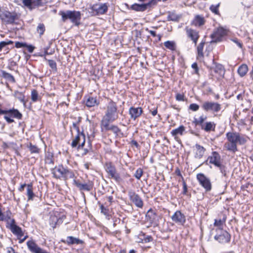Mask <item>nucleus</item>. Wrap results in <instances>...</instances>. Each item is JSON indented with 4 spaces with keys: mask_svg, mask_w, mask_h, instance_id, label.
Returning a JSON list of instances; mask_svg holds the SVG:
<instances>
[{
    "mask_svg": "<svg viewBox=\"0 0 253 253\" xmlns=\"http://www.w3.org/2000/svg\"><path fill=\"white\" fill-rule=\"evenodd\" d=\"M205 44V42H202L197 46V59L199 60H202L204 58L203 49L204 45Z\"/></svg>",
    "mask_w": 253,
    "mask_h": 253,
    "instance_id": "28",
    "label": "nucleus"
},
{
    "mask_svg": "<svg viewBox=\"0 0 253 253\" xmlns=\"http://www.w3.org/2000/svg\"><path fill=\"white\" fill-rule=\"evenodd\" d=\"M9 229L13 234L17 235L18 237H21L24 235L21 228L17 225H12L11 227H9Z\"/></svg>",
    "mask_w": 253,
    "mask_h": 253,
    "instance_id": "26",
    "label": "nucleus"
},
{
    "mask_svg": "<svg viewBox=\"0 0 253 253\" xmlns=\"http://www.w3.org/2000/svg\"><path fill=\"white\" fill-rule=\"evenodd\" d=\"M216 231L217 233L214 237L215 240L221 244H225L230 242L231 235L228 232L222 228H218Z\"/></svg>",
    "mask_w": 253,
    "mask_h": 253,
    "instance_id": "8",
    "label": "nucleus"
},
{
    "mask_svg": "<svg viewBox=\"0 0 253 253\" xmlns=\"http://www.w3.org/2000/svg\"><path fill=\"white\" fill-rule=\"evenodd\" d=\"M4 118L8 123H11L14 122V120L13 119L10 118L7 116H4Z\"/></svg>",
    "mask_w": 253,
    "mask_h": 253,
    "instance_id": "63",
    "label": "nucleus"
},
{
    "mask_svg": "<svg viewBox=\"0 0 253 253\" xmlns=\"http://www.w3.org/2000/svg\"><path fill=\"white\" fill-rule=\"evenodd\" d=\"M196 177L200 184L205 189L206 192H209L211 190L212 185L210 178L202 173L197 174Z\"/></svg>",
    "mask_w": 253,
    "mask_h": 253,
    "instance_id": "9",
    "label": "nucleus"
},
{
    "mask_svg": "<svg viewBox=\"0 0 253 253\" xmlns=\"http://www.w3.org/2000/svg\"><path fill=\"white\" fill-rule=\"evenodd\" d=\"M66 169L62 165L55 167L51 170L52 174L56 179L64 178Z\"/></svg>",
    "mask_w": 253,
    "mask_h": 253,
    "instance_id": "16",
    "label": "nucleus"
},
{
    "mask_svg": "<svg viewBox=\"0 0 253 253\" xmlns=\"http://www.w3.org/2000/svg\"><path fill=\"white\" fill-rule=\"evenodd\" d=\"M14 96L17 98V99L21 102L23 103L24 104L25 103V95L24 94L21 92H19L18 91H16L14 92Z\"/></svg>",
    "mask_w": 253,
    "mask_h": 253,
    "instance_id": "42",
    "label": "nucleus"
},
{
    "mask_svg": "<svg viewBox=\"0 0 253 253\" xmlns=\"http://www.w3.org/2000/svg\"><path fill=\"white\" fill-rule=\"evenodd\" d=\"M143 112L141 107L135 108L131 107L129 109V114L131 118L135 120L136 118L141 116Z\"/></svg>",
    "mask_w": 253,
    "mask_h": 253,
    "instance_id": "22",
    "label": "nucleus"
},
{
    "mask_svg": "<svg viewBox=\"0 0 253 253\" xmlns=\"http://www.w3.org/2000/svg\"><path fill=\"white\" fill-rule=\"evenodd\" d=\"M164 44L167 48L171 51H174L176 50V44L173 41H166L164 43Z\"/></svg>",
    "mask_w": 253,
    "mask_h": 253,
    "instance_id": "36",
    "label": "nucleus"
},
{
    "mask_svg": "<svg viewBox=\"0 0 253 253\" xmlns=\"http://www.w3.org/2000/svg\"><path fill=\"white\" fill-rule=\"evenodd\" d=\"M41 99V97L39 96L38 91L33 89L31 92V100L33 102H35Z\"/></svg>",
    "mask_w": 253,
    "mask_h": 253,
    "instance_id": "43",
    "label": "nucleus"
},
{
    "mask_svg": "<svg viewBox=\"0 0 253 253\" xmlns=\"http://www.w3.org/2000/svg\"><path fill=\"white\" fill-rule=\"evenodd\" d=\"M50 220L51 221L50 225L53 228H55L56 225L62 222L61 219L58 218L57 217L55 216H51L50 218Z\"/></svg>",
    "mask_w": 253,
    "mask_h": 253,
    "instance_id": "37",
    "label": "nucleus"
},
{
    "mask_svg": "<svg viewBox=\"0 0 253 253\" xmlns=\"http://www.w3.org/2000/svg\"><path fill=\"white\" fill-rule=\"evenodd\" d=\"M146 217L148 221L152 223L156 220V214L153 210L150 209L147 211Z\"/></svg>",
    "mask_w": 253,
    "mask_h": 253,
    "instance_id": "30",
    "label": "nucleus"
},
{
    "mask_svg": "<svg viewBox=\"0 0 253 253\" xmlns=\"http://www.w3.org/2000/svg\"><path fill=\"white\" fill-rule=\"evenodd\" d=\"M185 131V127L181 125L179 126L178 128H176L174 129H173L171 131V135L174 137V139L176 141L179 142L180 141L179 138L177 136L178 135H182L184 133V132Z\"/></svg>",
    "mask_w": 253,
    "mask_h": 253,
    "instance_id": "21",
    "label": "nucleus"
},
{
    "mask_svg": "<svg viewBox=\"0 0 253 253\" xmlns=\"http://www.w3.org/2000/svg\"><path fill=\"white\" fill-rule=\"evenodd\" d=\"M226 218V216L224 215L222 219H214V225L218 227V228H221V227L222 226L223 224L225 222Z\"/></svg>",
    "mask_w": 253,
    "mask_h": 253,
    "instance_id": "39",
    "label": "nucleus"
},
{
    "mask_svg": "<svg viewBox=\"0 0 253 253\" xmlns=\"http://www.w3.org/2000/svg\"><path fill=\"white\" fill-rule=\"evenodd\" d=\"M201 108L206 112L214 113L218 112L221 109V105L216 102L207 101L202 103Z\"/></svg>",
    "mask_w": 253,
    "mask_h": 253,
    "instance_id": "7",
    "label": "nucleus"
},
{
    "mask_svg": "<svg viewBox=\"0 0 253 253\" xmlns=\"http://www.w3.org/2000/svg\"><path fill=\"white\" fill-rule=\"evenodd\" d=\"M213 71L215 73L218 74L220 77H222L224 74V68L221 64H216Z\"/></svg>",
    "mask_w": 253,
    "mask_h": 253,
    "instance_id": "32",
    "label": "nucleus"
},
{
    "mask_svg": "<svg viewBox=\"0 0 253 253\" xmlns=\"http://www.w3.org/2000/svg\"><path fill=\"white\" fill-rule=\"evenodd\" d=\"M28 196V201H33L35 197V194L33 192V188L32 184H27V193Z\"/></svg>",
    "mask_w": 253,
    "mask_h": 253,
    "instance_id": "29",
    "label": "nucleus"
},
{
    "mask_svg": "<svg viewBox=\"0 0 253 253\" xmlns=\"http://www.w3.org/2000/svg\"><path fill=\"white\" fill-rule=\"evenodd\" d=\"M153 238L151 236H146L144 237L143 239H142V243H147L152 241Z\"/></svg>",
    "mask_w": 253,
    "mask_h": 253,
    "instance_id": "52",
    "label": "nucleus"
},
{
    "mask_svg": "<svg viewBox=\"0 0 253 253\" xmlns=\"http://www.w3.org/2000/svg\"><path fill=\"white\" fill-rule=\"evenodd\" d=\"M156 4V2L154 0H151L146 3L138 4L135 3L131 5L130 9L135 11L143 12L145 11L148 7Z\"/></svg>",
    "mask_w": 253,
    "mask_h": 253,
    "instance_id": "12",
    "label": "nucleus"
},
{
    "mask_svg": "<svg viewBox=\"0 0 253 253\" xmlns=\"http://www.w3.org/2000/svg\"><path fill=\"white\" fill-rule=\"evenodd\" d=\"M73 183L81 191H89L93 187V184L91 182L88 181L86 183H82L74 179Z\"/></svg>",
    "mask_w": 253,
    "mask_h": 253,
    "instance_id": "18",
    "label": "nucleus"
},
{
    "mask_svg": "<svg viewBox=\"0 0 253 253\" xmlns=\"http://www.w3.org/2000/svg\"><path fill=\"white\" fill-rule=\"evenodd\" d=\"M109 6L108 3L97 2L90 5L89 12L93 15H103L107 12Z\"/></svg>",
    "mask_w": 253,
    "mask_h": 253,
    "instance_id": "4",
    "label": "nucleus"
},
{
    "mask_svg": "<svg viewBox=\"0 0 253 253\" xmlns=\"http://www.w3.org/2000/svg\"><path fill=\"white\" fill-rule=\"evenodd\" d=\"M33 1L34 0H23L22 2L24 5L29 8L32 9L33 6Z\"/></svg>",
    "mask_w": 253,
    "mask_h": 253,
    "instance_id": "49",
    "label": "nucleus"
},
{
    "mask_svg": "<svg viewBox=\"0 0 253 253\" xmlns=\"http://www.w3.org/2000/svg\"><path fill=\"white\" fill-rule=\"evenodd\" d=\"M15 46L18 48L25 47L27 46V44L26 43L17 42H15Z\"/></svg>",
    "mask_w": 253,
    "mask_h": 253,
    "instance_id": "54",
    "label": "nucleus"
},
{
    "mask_svg": "<svg viewBox=\"0 0 253 253\" xmlns=\"http://www.w3.org/2000/svg\"><path fill=\"white\" fill-rule=\"evenodd\" d=\"M118 118V107L116 102L110 100L106 106L105 116L103 117L101 123L104 121L113 122Z\"/></svg>",
    "mask_w": 253,
    "mask_h": 253,
    "instance_id": "2",
    "label": "nucleus"
},
{
    "mask_svg": "<svg viewBox=\"0 0 253 253\" xmlns=\"http://www.w3.org/2000/svg\"><path fill=\"white\" fill-rule=\"evenodd\" d=\"M11 212L9 211H7L3 213L0 211V221H8L10 219Z\"/></svg>",
    "mask_w": 253,
    "mask_h": 253,
    "instance_id": "34",
    "label": "nucleus"
},
{
    "mask_svg": "<svg viewBox=\"0 0 253 253\" xmlns=\"http://www.w3.org/2000/svg\"><path fill=\"white\" fill-rule=\"evenodd\" d=\"M215 127V124L213 122H206L204 125H202V129L207 132H209L211 130H214Z\"/></svg>",
    "mask_w": 253,
    "mask_h": 253,
    "instance_id": "27",
    "label": "nucleus"
},
{
    "mask_svg": "<svg viewBox=\"0 0 253 253\" xmlns=\"http://www.w3.org/2000/svg\"><path fill=\"white\" fill-rule=\"evenodd\" d=\"M227 142L224 144V148L233 153L238 151L237 144L243 145L247 141L248 137L237 132H228L226 133Z\"/></svg>",
    "mask_w": 253,
    "mask_h": 253,
    "instance_id": "1",
    "label": "nucleus"
},
{
    "mask_svg": "<svg viewBox=\"0 0 253 253\" xmlns=\"http://www.w3.org/2000/svg\"><path fill=\"white\" fill-rule=\"evenodd\" d=\"M186 32L188 37L191 39L196 45L199 38V32L196 30L188 27L186 28Z\"/></svg>",
    "mask_w": 253,
    "mask_h": 253,
    "instance_id": "19",
    "label": "nucleus"
},
{
    "mask_svg": "<svg viewBox=\"0 0 253 253\" xmlns=\"http://www.w3.org/2000/svg\"><path fill=\"white\" fill-rule=\"evenodd\" d=\"M2 74L3 77L5 79L7 80L8 81L12 83L15 82V78L11 74L7 73L5 71H3Z\"/></svg>",
    "mask_w": 253,
    "mask_h": 253,
    "instance_id": "41",
    "label": "nucleus"
},
{
    "mask_svg": "<svg viewBox=\"0 0 253 253\" xmlns=\"http://www.w3.org/2000/svg\"><path fill=\"white\" fill-rule=\"evenodd\" d=\"M101 213H103L104 215H107L108 213V209L105 208L102 205H101L100 207Z\"/></svg>",
    "mask_w": 253,
    "mask_h": 253,
    "instance_id": "58",
    "label": "nucleus"
},
{
    "mask_svg": "<svg viewBox=\"0 0 253 253\" xmlns=\"http://www.w3.org/2000/svg\"><path fill=\"white\" fill-rule=\"evenodd\" d=\"M27 147L29 149L31 153H36L38 154L40 152V149L36 145H33L31 143H30L28 145Z\"/></svg>",
    "mask_w": 253,
    "mask_h": 253,
    "instance_id": "40",
    "label": "nucleus"
},
{
    "mask_svg": "<svg viewBox=\"0 0 253 253\" xmlns=\"http://www.w3.org/2000/svg\"><path fill=\"white\" fill-rule=\"evenodd\" d=\"M208 161L210 164H213L217 167L221 164L220 156L215 151L213 152L211 155L209 157Z\"/></svg>",
    "mask_w": 253,
    "mask_h": 253,
    "instance_id": "20",
    "label": "nucleus"
},
{
    "mask_svg": "<svg viewBox=\"0 0 253 253\" xmlns=\"http://www.w3.org/2000/svg\"><path fill=\"white\" fill-rule=\"evenodd\" d=\"M194 150L195 152V157L198 159L201 158L204 156L206 151L204 147L198 144L195 145Z\"/></svg>",
    "mask_w": 253,
    "mask_h": 253,
    "instance_id": "23",
    "label": "nucleus"
},
{
    "mask_svg": "<svg viewBox=\"0 0 253 253\" xmlns=\"http://www.w3.org/2000/svg\"><path fill=\"white\" fill-rule=\"evenodd\" d=\"M42 4V0H34L33 1V6H39Z\"/></svg>",
    "mask_w": 253,
    "mask_h": 253,
    "instance_id": "62",
    "label": "nucleus"
},
{
    "mask_svg": "<svg viewBox=\"0 0 253 253\" xmlns=\"http://www.w3.org/2000/svg\"><path fill=\"white\" fill-rule=\"evenodd\" d=\"M182 185L183 189L182 193L184 195H186L187 193V186L185 181H182Z\"/></svg>",
    "mask_w": 253,
    "mask_h": 253,
    "instance_id": "59",
    "label": "nucleus"
},
{
    "mask_svg": "<svg viewBox=\"0 0 253 253\" xmlns=\"http://www.w3.org/2000/svg\"><path fill=\"white\" fill-rule=\"evenodd\" d=\"M192 68L194 70V73L196 74H199V68L198 67L197 63L195 62L192 64Z\"/></svg>",
    "mask_w": 253,
    "mask_h": 253,
    "instance_id": "56",
    "label": "nucleus"
},
{
    "mask_svg": "<svg viewBox=\"0 0 253 253\" xmlns=\"http://www.w3.org/2000/svg\"><path fill=\"white\" fill-rule=\"evenodd\" d=\"M16 15L0 7V18L6 24L13 23Z\"/></svg>",
    "mask_w": 253,
    "mask_h": 253,
    "instance_id": "10",
    "label": "nucleus"
},
{
    "mask_svg": "<svg viewBox=\"0 0 253 253\" xmlns=\"http://www.w3.org/2000/svg\"><path fill=\"white\" fill-rule=\"evenodd\" d=\"M189 109L193 111H197L199 109V106L196 103H192L190 105Z\"/></svg>",
    "mask_w": 253,
    "mask_h": 253,
    "instance_id": "53",
    "label": "nucleus"
},
{
    "mask_svg": "<svg viewBox=\"0 0 253 253\" xmlns=\"http://www.w3.org/2000/svg\"><path fill=\"white\" fill-rule=\"evenodd\" d=\"M74 177L75 174L74 172L72 170L67 169L63 179L64 180H67L69 178H73Z\"/></svg>",
    "mask_w": 253,
    "mask_h": 253,
    "instance_id": "45",
    "label": "nucleus"
},
{
    "mask_svg": "<svg viewBox=\"0 0 253 253\" xmlns=\"http://www.w3.org/2000/svg\"><path fill=\"white\" fill-rule=\"evenodd\" d=\"M232 41L236 43V44L241 48L243 47V44L242 42H239L237 39H234L232 40Z\"/></svg>",
    "mask_w": 253,
    "mask_h": 253,
    "instance_id": "60",
    "label": "nucleus"
},
{
    "mask_svg": "<svg viewBox=\"0 0 253 253\" xmlns=\"http://www.w3.org/2000/svg\"><path fill=\"white\" fill-rule=\"evenodd\" d=\"M248 71V67L246 64H242L241 65L238 69V73L241 77L244 76Z\"/></svg>",
    "mask_w": 253,
    "mask_h": 253,
    "instance_id": "35",
    "label": "nucleus"
},
{
    "mask_svg": "<svg viewBox=\"0 0 253 253\" xmlns=\"http://www.w3.org/2000/svg\"><path fill=\"white\" fill-rule=\"evenodd\" d=\"M206 116H205L204 115L200 116L199 119H198L199 125H200L202 126V125L204 124H203L204 122L206 120Z\"/></svg>",
    "mask_w": 253,
    "mask_h": 253,
    "instance_id": "55",
    "label": "nucleus"
},
{
    "mask_svg": "<svg viewBox=\"0 0 253 253\" xmlns=\"http://www.w3.org/2000/svg\"><path fill=\"white\" fill-rule=\"evenodd\" d=\"M171 218L172 221L179 225H183L186 222V216L180 211H176Z\"/></svg>",
    "mask_w": 253,
    "mask_h": 253,
    "instance_id": "14",
    "label": "nucleus"
},
{
    "mask_svg": "<svg viewBox=\"0 0 253 253\" xmlns=\"http://www.w3.org/2000/svg\"><path fill=\"white\" fill-rule=\"evenodd\" d=\"M7 114H9L11 116H12L15 118L21 119L22 115L17 109L13 108L12 109L7 110Z\"/></svg>",
    "mask_w": 253,
    "mask_h": 253,
    "instance_id": "31",
    "label": "nucleus"
},
{
    "mask_svg": "<svg viewBox=\"0 0 253 253\" xmlns=\"http://www.w3.org/2000/svg\"><path fill=\"white\" fill-rule=\"evenodd\" d=\"M26 244L28 249L32 253H48L45 250L39 247L33 239L28 240Z\"/></svg>",
    "mask_w": 253,
    "mask_h": 253,
    "instance_id": "15",
    "label": "nucleus"
},
{
    "mask_svg": "<svg viewBox=\"0 0 253 253\" xmlns=\"http://www.w3.org/2000/svg\"><path fill=\"white\" fill-rule=\"evenodd\" d=\"M227 32L226 29L221 27L215 29L210 36L211 39V43H217L222 41L223 38L227 35Z\"/></svg>",
    "mask_w": 253,
    "mask_h": 253,
    "instance_id": "6",
    "label": "nucleus"
},
{
    "mask_svg": "<svg viewBox=\"0 0 253 253\" xmlns=\"http://www.w3.org/2000/svg\"><path fill=\"white\" fill-rule=\"evenodd\" d=\"M105 170L109 177L113 179L118 183H122L124 181L120 174L117 172L115 167L111 163H107L105 166Z\"/></svg>",
    "mask_w": 253,
    "mask_h": 253,
    "instance_id": "5",
    "label": "nucleus"
},
{
    "mask_svg": "<svg viewBox=\"0 0 253 253\" xmlns=\"http://www.w3.org/2000/svg\"><path fill=\"white\" fill-rule=\"evenodd\" d=\"M45 30L44 25L43 23H40L37 27V32L39 34L40 36H42Z\"/></svg>",
    "mask_w": 253,
    "mask_h": 253,
    "instance_id": "44",
    "label": "nucleus"
},
{
    "mask_svg": "<svg viewBox=\"0 0 253 253\" xmlns=\"http://www.w3.org/2000/svg\"><path fill=\"white\" fill-rule=\"evenodd\" d=\"M176 99L177 101H184V96L183 94H180V93H177L176 95Z\"/></svg>",
    "mask_w": 253,
    "mask_h": 253,
    "instance_id": "57",
    "label": "nucleus"
},
{
    "mask_svg": "<svg viewBox=\"0 0 253 253\" xmlns=\"http://www.w3.org/2000/svg\"><path fill=\"white\" fill-rule=\"evenodd\" d=\"M220 5V2L218 3L217 4H211L210 7V10L214 14L220 15L219 11V7Z\"/></svg>",
    "mask_w": 253,
    "mask_h": 253,
    "instance_id": "38",
    "label": "nucleus"
},
{
    "mask_svg": "<svg viewBox=\"0 0 253 253\" xmlns=\"http://www.w3.org/2000/svg\"><path fill=\"white\" fill-rule=\"evenodd\" d=\"M129 200L138 208H142L143 206V202L141 198L135 192L130 190L128 192Z\"/></svg>",
    "mask_w": 253,
    "mask_h": 253,
    "instance_id": "13",
    "label": "nucleus"
},
{
    "mask_svg": "<svg viewBox=\"0 0 253 253\" xmlns=\"http://www.w3.org/2000/svg\"><path fill=\"white\" fill-rule=\"evenodd\" d=\"M62 242L67 244L68 245L73 244H80L83 243V241L79 239L75 238L73 236H68L66 240H62Z\"/></svg>",
    "mask_w": 253,
    "mask_h": 253,
    "instance_id": "25",
    "label": "nucleus"
},
{
    "mask_svg": "<svg viewBox=\"0 0 253 253\" xmlns=\"http://www.w3.org/2000/svg\"><path fill=\"white\" fill-rule=\"evenodd\" d=\"M48 63L49 67L53 71L56 72L57 71V64L55 61L53 60H48Z\"/></svg>",
    "mask_w": 253,
    "mask_h": 253,
    "instance_id": "47",
    "label": "nucleus"
},
{
    "mask_svg": "<svg viewBox=\"0 0 253 253\" xmlns=\"http://www.w3.org/2000/svg\"><path fill=\"white\" fill-rule=\"evenodd\" d=\"M59 15L61 16L62 21L64 22L69 19L76 26H79L81 24V13L79 11H60Z\"/></svg>",
    "mask_w": 253,
    "mask_h": 253,
    "instance_id": "3",
    "label": "nucleus"
},
{
    "mask_svg": "<svg viewBox=\"0 0 253 253\" xmlns=\"http://www.w3.org/2000/svg\"><path fill=\"white\" fill-rule=\"evenodd\" d=\"M45 163L47 164H53V156L50 153H47L45 154Z\"/></svg>",
    "mask_w": 253,
    "mask_h": 253,
    "instance_id": "46",
    "label": "nucleus"
},
{
    "mask_svg": "<svg viewBox=\"0 0 253 253\" xmlns=\"http://www.w3.org/2000/svg\"><path fill=\"white\" fill-rule=\"evenodd\" d=\"M13 42L11 41H2L0 42V51L2 49L7 45L13 43Z\"/></svg>",
    "mask_w": 253,
    "mask_h": 253,
    "instance_id": "50",
    "label": "nucleus"
},
{
    "mask_svg": "<svg viewBox=\"0 0 253 253\" xmlns=\"http://www.w3.org/2000/svg\"><path fill=\"white\" fill-rule=\"evenodd\" d=\"M110 122H107V121L106 122L104 121L103 123H101V128L102 131H103L104 130L106 131L111 130L116 135H118L119 132L121 131V129L117 126H110Z\"/></svg>",
    "mask_w": 253,
    "mask_h": 253,
    "instance_id": "17",
    "label": "nucleus"
},
{
    "mask_svg": "<svg viewBox=\"0 0 253 253\" xmlns=\"http://www.w3.org/2000/svg\"><path fill=\"white\" fill-rule=\"evenodd\" d=\"M99 102H97L96 98L89 97L86 101V105L88 107H93L95 105H98Z\"/></svg>",
    "mask_w": 253,
    "mask_h": 253,
    "instance_id": "33",
    "label": "nucleus"
},
{
    "mask_svg": "<svg viewBox=\"0 0 253 253\" xmlns=\"http://www.w3.org/2000/svg\"><path fill=\"white\" fill-rule=\"evenodd\" d=\"M217 167L219 168L220 172L223 174V175L224 176H226L227 172L225 167L221 164L220 165V166H218Z\"/></svg>",
    "mask_w": 253,
    "mask_h": 253,
    "instance_id": "51",
    "label": "nucleus"
},
{
    "mask_svg": "<svg viewBox=\"0 0 253 253\" xmlns=\"http://www.w3.org/2000/svg\"><path fill=\"white\" fill-rule=\"evenodd\" d=\"M147 31H148L153 37H155L157 36L156 32L152 30H149L148 28L146 29Z\"/></svg>",
    "mask_w": 253,
    "mask_h": 253,
    "instance_id": "64",
    "label": "nucleus"
},
{
    "mask_svg": "<svg viewBox=\"0 0 253 253\" xmlns=\"http://www.w3.org/2000/svg\"><path fill=\"white\" fill-rule=\"evenodd\" d=\"M143 173V171L142 169L138 168L137 169V170L135 171L134 176L137 179H140L141 177L142 176Z\"/></svg>",
    "mask_w": 253,
    "mask_h": 253,
    "instance_id": "48",
    "label": "nucleus"
},
{
    "mask_svg": "<svg viewBox=\"0 0 253 253\" xmlns=\"http://www.w3.org/2000/svg\"><path fill=\"white\" fill-rule=\"evenodd\" d=\"M205 22L206 20L203 16L196 15L192 22V24L195 26L200 27L204 25Z\"/></svg>",
    "mask_w": 253,
    "mask_h": 253,
    "instance_id": "24",
    "label": "nucleus"
},
{
    "mask_svg": "<svg viewBox=\"0 0 253 253\" xmlns=\"http://www.w3.org/2000/svg\"><path fill=\"white\" fill-rule=\"evenodd\" d=\"M85 142V136L83 132H78L75 138L73 139L71 143V146L73 148H75L77 146L78 144H79L78 149L80 150L84 147Z\"/></svg>",
    "mask_w": 253,
    "mask_h": 253,
    "instance_id": "11",
    "label": "nucleus"
},
{
    "mask_svg": "<svg viewBox=\"0 0 253 253\" xmlns=\"http://www.w3.org/2000/svg\"><path fill=\"white\" fill-rule=\"evenodd\" d=\"M175 174L177 175V176H179L180 177V178L181 179H182V181H184V178L183 177L181 173V172H180V169H178V168H177L175 170Z\"/></svg>",
    "mask_w": 253,
    "mask_h": 253,
    "instance_id": "61",
    "label": "nucleus"
}]
</instances>
